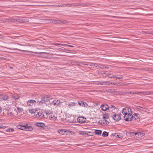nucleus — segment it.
<instances>
[{
  "label": "nucleus",
  "mask_w": 153,
  "mask_h": 153,
  "mask_svg": "<svg viewBox=\"0 0 153 153\" xmlns=\"http://www.w3.org/2000/svg\"><path fill=\"white\" fill-rule=\"evenodd\" d=\"M49 119L50 120H53L54 121L55 120H56V117H55V116H54L53 115L51 114L49 116Z\"/></svg>",
  "instance_id": "nucleus-27"
},
{
  "label": "nucleus",
  "mask_w": 153,
  "mask_h": 153,
  "mask_svg": "<svg viewBox=\"0 0 153 153\" xmlns=\"http://www.w3.org/2000/svg\"><path fill=\"white\" fill-rule=\"evenodd\" d=\"M116 82H114V83H112V85H116Z\"/></svg>",
  "instance_id": "nucleus-59"
},
{
  "label": "nucleus",
  "mask_w": 153,
  "mask_h": 153,
  "mask_svg": "<svg viewBox=\"0 0 153 153\" xmlns=\"http://www.w3.org/2000/svg\"><path fill=\"white\" fill-rule=\"evenodd\" d=\"M78 63V62H73L71 63V64H72L73 65H78L77 64H78V63Z\"/></svg>",
  "instance_id": "nucleus-45"
},
{
  "label": "nucleus",
  "mask_w": 153,
  "mask_h": 153,
  "mask_svg": "<svg viewBox=\"0 0 153 153\" xmlns=\"http://www.w3.org/2000/svg\"><path fill=\"white\" fill-rule=\"evenodd\" d=\"M135 94L140 95L141 94H142L141 92L136 91L135 92Z\"/></svg>",
  "instance_id": "nucleus-48"
},
{
  "label": "nucleus",
  "mask_w": 153,
  "mask_h": 153,
  "mask_svg": "<svg viewBox=\"0 0 153 153\" xmlns=\"http://www.w3.org/2000/svg\"><path fill=\"white\" fill-rule=\"evenodd\" d=\"M105 85H110L112 84V83L110 82H104Z\"/></svg>",
  "instance_id": "nucleus-44"
},
{
  "label": "nucleus",
  "mask_w": 153,
  "mask_h": 153,
  "mask_svg": "<svg viewBox=\"0 0 153 153\" xmlns=\"http://www.w3.org/2000/svg\"><path fill=\"white\" fill-rule=\"evenodd\" d=\"M96 65L95 68L97 69L98 68L101 69H108L109 68L108 67L106 66L105 65L102 64L96 63Z\"/></svg>",
  "instance_id": "nucleus-6"
},
{
  "label": "nucleus",
  "mask_w": 153,
  "mask_h": 153,
  "mask_svg": "<svg viewBox=\"0 0 153 153\" xmlns=\"http://www.w3.org/2000/svg\"><path fill=\"white\" fill-rule=\"evenodd\" d=\"M74 6H85V4L84 3H77L75 4H74Z\"/></svg>",
  "instance_id": "nucleus-31"
},
{
  "label": "nucleus",
  "mask_w": 153,
  "mask_h": 153,
  "mask_svg": "<svg viewBox=\"0 0 153 153\" xmlns=\"http://www.w3.org/2000/svg\"><path fill=\"white\" fill-rule=\"evenodd\" d=\"M51 99L50 97L48 95H43L41 97V100L37 102L39 105L45 103L47 105V102L49 101Z\"/></svg>",
  "instance_id": "nucleus-2"
},
{
  "label": "nucleus",
  "mask_w": 153,
  "mask_h": 153,
  "mask_svg": "<svg viewBox=\"0 0 153 153\" xmlns=\"http://www.w3.org/2000/svg\"><path fill=\"white\" fill-rule=\"evenodd\" d=\"M27 19L24 18H15V19H6V21L7 22H17L19 23L25 22H27Z\"/></svg>",
  "instance_id": "nucleus-3"
},
{
  "label": "nucleus",
  "mask_w": 153,
  "mask_h": 153,
  "mask_svg": "<svg viewBox=\"0 0 153 153\" xmlns=\"http://www.w3.org/2000/svg\"><path fill=\"white\" fill-rule=\"evenodd\" d=\"M45 54H40V56H39V57L45 58L46 57V56L44 55Z\"/></svg>",
  "instance_id": "nucleus-46"
},
{
  "label": "nucleus",
  "mask_w": 153,
  "mask_h": 153,
  "mask_svg": "<svg viewBox=\"0 0 153 153\" xmlns=\"http://www.w3.org/2000/svg\"><path fill=\"white\" fill-rule=\"evenodd\" d=\"M36 126L39 127H43L45 126V124L42 123H36Z\"/></svg>",
  "instance_id": "nucleus-28"
},
{
  "label": "nucleus",
  "mask_w": 153,
  "mask_h": 153,
  "mask_svg": "<svg viewBox=\"0 0 153 153\" xmlns=\"http://www.w3.org/2000/svg\"><path fill=\"white\" fill-rule=\"evenodd\" d=\"M76 103L74 102H71L69 103L68 105V107L69 108H71V106L76 105Z\"/></svg>",
  "instance_id": "nucleus-33"
},
{
  "label": "nucleus",
  "mask_w": 153,
  "mask_h": 153,
  "mask_svg": "<svg viewBox=\"0 0 153 153\" xmlns=\"http://www.w3.org/2000/svg\"><path fill=\"white\" fill-rule=\"evenodd\" d=\"M8 48L10 49H11V50H19V51H23V52H28L29 53H37L36 52H33L31 51H25V50H22H22H20V49H17V48Z\"/></svg>",
  "instance_id": "nucleus-17"
},
{
  "label": "nucleus",
  "mask_w": 153,
  "mask_h": 153,
  "mask_svg": "<svg viewBox=\"0 0 153 153\" xmlns=\"http://www.w3.org/2000/svg\"><path fill=\"white\" fill-rule=\"evenodd\" d=\"M44 116V114L43 113L40 112H37V113L34 115V117H39L40 118L43 117Z\"/></svg>",
  "instance_id": "nucleus-14"
},
{
  "label": "nucleus",
  "mask_w": 153,
  "mask_h": 153,
  "mask_svg": "<svg viewBox=\"0 0 153 153\" xmlns=\"http://www.w3.org/2000/svg\"><path fill=\"white\" fill-rule=\"evenodd\" d=\"M108 133L105 131H104L102 134V136L103 137H106L108 136Z\"/></svg>",
  "instance_id": "nucleus-37"
},
{
  "label": "nucleus",
  "mask_w": 153,
  "mask_h": 153,
  "mask_svg": "<svg viewBox=\"0 0 153 153\" xmlns=\"http://www.w3.org/2000/svg\"><path fill=\"white\" fill-rule=\"evenodd\" d=\"M130 94H135V92H129Z\"/></svg>",
  "instance_id": "nucleus-56"
},
{
  "label": "nucleus",
  "mask_w": 153,
  "mask_h": 153,
  "mask_svg": "<svg viewBox=\"0 0 153 153\" xmlns=\"http://www.w3.org/2000/svg\"><path fill=\"white\" fill-rule=\"evenodd\" d=\"M86 120L85 118L84 117H78L77 118V121L79 123H85Z\"/></svg>",
  "instance_id": "nucleus-9"
},
{
  "label": "nucleus",
  "mask_w": 153,
  "mask_h": 153,
  "mask_svg": "<svg viewBox=\"0 0 153 153\" xmlns=\"http://www.w3.org/2000/svg\"><path fill=\"white\" fill-rule=\"evenodd\" d=\"M115 77V76H111V77H110V78H114Z\"/></svg>",
  "instance_id": "nucleus-61"
},
{
  "label": "nucleus",
  "mask_w": 153,
  "mask_h": 153,
  "mask_svg": "<svg viewBox=\"0 0 153 153\" xmlns=\"http://www.w3.org/2000/svg\"><path fill=\"white\" fill-rule=\"evenodd\" d=\"M100 108L102 110L106 111L107 110L109 109V107L106 104H104L101 106Z\"/></svg>",
  "instance_id": "nucleus-11"
},
{
  "label": "nucleus",
  "mask_w": 153,
  "mask_h": 153,
  "mask_svg": "<svg viewBox=\"0 0 153 153\" xmlns=\"http://www.w3.org/2000/svg\"><path fill=\"white\" fill-rule=\"evenodd\" d=\"M94 133L96 134L99 135L102 133V131L100 130H95Z\"/></svg>",
  "instance_id": "nucleus-29"
},
{
  "label": "nucleus",
  "mask_w": 153,
  "mask_h": 153,
  "mask_svg": "<svg viewBox=\"0 0 153 153\" xmlns=\"http://www.w3.org/2000/svg\"><path fill=\"white\" fill-rule=\"evenodd\" d=\"M78 104L80 106L84 107H85V105L87 104L86 102L82 101H79Z\"/></svg>",
  "instance_id": "nucleus-21"
},
{
  "label": "nucleus",
  "mask_w": 153,
  "mask_h": 153,
  "mask_svg": "<svg viewBox=\"0 0 153 153\" xmlns=\"http://www.w3.org/2000/svg\"><path fill=\"white\" fill-rule=\"evenodd\" d=\"M79 134L80 135H85L86 133H85V132L84 131H80L79 132Z\"/></svg>",
  "instance_id": "nucleus-41"
},
{
  "label": "nucleus",
  "mask_w": 153,
  "mask_h": 153,
  "mask_svg": "<svg viewBox=\"0 0 153 153\" xmlns=\"http://www.w3.org/2000/svg\"><path fill=\"white\" fill-rule=\"evenodd\" d=\"M115 134V136L117 137L118 138H120V137H119V135H118V134H119L117 133V134Z\"/></svg>",
  "instance_id": "nucleus-52"
},
{
  "label": "nucleus",
  "mask_w": 153,
  "mask_h": 153,
  "mask_svg": "<svg viewBox=\"0 0 153 153\" xmlns=\"http://www.w3.org/2000/svg\"><path fill=\"white\" fill-rule=\"evenodd\" d=\"M109 122H108L106 119H104L100 120L98 122V123L100 125L102 126H104L107 125L109 123Z\"/></svg>",
  "instance_id": "nucleus-7"
},
{
  "label": "nucleus",
  "mask_w": 153,
  "mask_h": 153,
  "mask_svg": "<svg viewBox=\"0 0 153 153\" xmlns=\"http://www.w3.org/2000/svg\"><path fill=\"white\" fill-rule=\"evenodd\" d=\"M25 128V129L27 131H31L33 129V128L31 126H28L27 124H26L25 125H24Z\"/></svg>",
  "instance_id": "nucleus-22"
},
{
  "label": "nucleus",
  "mask_w": 153,
  "mask_h": 153,
  "mask_svg": "<svg viewBox=\"0 0 153 153\" xmlns=\"http://www.w3.org/2000/svg\"><path fill=\"white\" fill-rule=\"evenodd\" d=\"M54 7H63L62 5H54Z\"/></svg>",
  "instance_id": "nucleus-49"
},
{
  "label": "nucleus",
  "mask_w": 153,
  "mask_h": 153,
  "mask_svg": "<svg viewBox=\"0 0 153 153\" xmlns=\"http://www.w3.org/2000/svg\"><path fill=\"white\" fill-rule=\"evenodd\" d=\"M86 67L89 68L90 67V65H86Z\"/></svg>",
  "instance_id": "nucleus-60"
},
{
  "label": "nucleus",
  "mask_w": 153,
  "mask_h": 153,
  "mask_svg": "<svg viewBox=\"0 0 153 153\" xmlns=\"http://www.w3.org/2000/svg\"><path fill=\"white\" fill-rule=\"evenodd\" d=\"M3 114L4 115L7 114L9 116H12L13 115L12 113L7 109H5L4 111Z\"/></svg>",
  "instance_id": "nucleus-12"
},
{
  "label": "nucleus",
  "mask_w": 153,
  "mask_h": 153,
  "mask_svg": "<svg viewBox=\"0 0 153 153\" xmlns=\"http://www.w3.org/2000/svg\"><path fill=\"white\" fill-rule=\"evenodd\" d=\"M25 127L24 125L23 126L21 125H19L17 126V127L18 129L22 130L25 129Z\"/></svg>",
  "instance_id": "nucleus-30"
},
{
  "label": "nucleus",
  "mask_w": 153,
  "mask_h": 153,
  "mask_svg": "<svg viewBox=\"0 0 153 153\" xmlns=\"http://www.w3.org/2000/svg\"><path fill=\"white\" fill-rule=\"evenodd\" d=\"M49 23H54L55 24H60L61 22V20H57L54 19H48L47 20Z\"/></svg>",
  "instance_id": "nucleus-8"
},
{
  "label": "nucleus",
  "mask_w": 153,
  "mask_h": 153,
  "mask_svg": "<svg viewBox=\"0 0 153 153\" xmlns=\"http://www.w3.org/2000/svg\"><path fill=\"white\" fill-rule=\"evenodd\" d=\"M2 128V126H0V129Z\"/></svg>",
  "instance_id": "nucleus-63"
},
{
  "label": "nucleus",
  "mask_w": 153,
  "mask_h": 153,
  "mask_svg": "<svg viewBox=\"0 0 153 153\" xmlns=\"http://www.w3.org/2000/svg\"><path fill=\"white\" fill-rule=\"evenodd\" d=\"M146 33L150 34L153 35V31L149 32L148 31H146L144 32Z\"/></svg>",
  "instance_id": "nucleus-42"
},
{
  "label": "nucleus",
  "mask_w": 153,
  "mask_h": 153,
  "mask_svg": "<svg viewBox=\"0 0 153 153\" xmlns=\"http://www.w3.org/2000/svg\"><path fill=\"white\" fill-rule=\"evenodd\" d=\"M142 94L144 95H148L150 94L149 91H142L141 92Z\"/></svg>",
  "instance_id": "nucleus-36"
},
{
  "label": "nucleus",
  "mask_w": 153,
  "mask_h": 153,
  "mask_svg": "<svg viewBox=\"0 0 153 153\" xmlns=\"http://www.w3.org/2000/svg\"><path fill=\"white\" fill-rule=\"evenodd\" d=\"M54 45H56V46H59V45H62V46H65V44H59V43H54Z\"/></svg>",
  "instance_id": "nucleus-43"
},
{
  "label": "nucleus",
  "mask_w": 153,
  "mask_h": 153,
  "mask_svg": "<svg viewBox=\"0 0 153 153\" xmlns=\"http://www.w3.org/2000/svg\"><path fill=\"white\" fill-rule=\"evenodd\" d=\"M109 109L111 111L112 113V114H113L114 112H115V110H117V108L115 107V106H113V105H111V107H109Z\"/></svg>",
  "instance_id": "nucleus-25"
},
{
  "label": "nucleus",
  "mask_w": 153,
  "mask_h": 153,
  "mask_svg": "<svg viewBox=\"0 0 153 153\" xmlns=\"http://www.w3.org/2000/svg\"><path fill=\"white\" fill-rule=\"evenodd\" d=\"M150 94H153V91H149Z\"/></svg>",
  "instance_id": "nucleus-57"
},
{
  "label": "nucleus",
  "mask_w": 153,
  "mask_h": 153,
  "mask_svg": "<svg viewBox=\"0 0 153 153\" xmlns=\"http://www.w3.org/2000/svg\"><path fill=\"white\" fill-rule=\"evenodd\" d=\"M114 77L116 78V79H117V78H118V77H117V76H115Z\"/></svg>",
  "instance_id": "nucleus-62"
},
{
  "label": "nucleus",
  "mask_w": 153,
  "mask_h": 153,
  "mask_svg": "<svg viewBox=\"0 0 153 153\" xmlns=\"http://www.w3.org/2000/svg\"><path fill=\"white\" fill-rule=\"evenodd\" d=\"M111 116L115 120L119 121L121 119L120 114H117L115 113V112H114L113 114H111Z\"/></svg>",
  "instance_id": "nucleus-5"
},
{
  "label": "nucleus",
  "mask_w": 153,
  "mask_h": 153,
  "mask_svg": "<svg viewBox=\"0 0 153 153\" xmlns=\"http://www.w3.org/2000/svg\"><path fill=\"white\" fill-rule=\"evenodd\" d=\"M123 78L122 75H120V77L117 78V79H122Z\"/></svg>",
  "instance_id": "nucleus-51"
},
{
  "label": "nucleus",
  "mask_w": 153,
  "mask_h": 153,
  "mask_svg": "<svg viewBox=\"0 0 153 153\" xmlns=\"http://www.w3.org/2000/svg\"><path fill=\"white\" fill-rule=\"evenodd\" d=\"M17 111L19 113H21L23 111V109L22 108H20L19 107H17Z\"/></svg>",
  "instance_id": "nucleus-38"
},
{
  "label": "nucleus",
  "mask_w": 153,
  "mask_h": 153,
  "mask_svg": "<svg viewBox=\"0 0 153 153\" xmlns=\"http://www.w3.org/2000/svg\"><path fill=\"white\" fill-rule=\"evenodd\" d=\"M1 111H2V108L1 106H0V113L1 112Z\"/></svg>",
  "instance_id": "nucleus-58"
},
{
  "label": "nucleus",
  "mask_w": 153,
  "mask_h": 153,
  "mask_svg": "<svg viewBox=\"0 0 153 153\" xmlns=\"http://www.w3.org/2000/svg\"><path fill=\"white\" fill-rule=\"evenodd\" d=\"M14 131V129L13 128H9L7 129L6 131L8 132H13Z\"/></svg>",
  "instance_id": "nucleus-40"
},
{
  "label": "nucleus",
  "mask_w": 153,
  "mask_h": 153,
  "mask_svg": "<svg viewBox=\"0 0 153 153\" xmlns=\"http://www.w3.org/2000/svg\"><path fill=\"white\" fill-rule=\"evenodd\" d=\"M111 113H110L109 114L108 113L105 112V114H103L102 115L103 116V119H108L109 118V116H111Z\"/></svg>",
  "instance_id": "nucleus-20"
},
{
  "label": "nucleus",
  "mask_w": 153,
  "mask_h": 153,
  "mask_svg": "<svg viewBox=\"0 0 153 153\" xmlns=\"http://www.w3.org/2000/svg\"><path fill=\"white\" fill-rule=\"evenodd\" d=\"M47 53L46 52H41L40 53H38V55H37L38 56H40V54H46Z\"/></svg>",
  "instance_id": "nucleus-50"
},
{
  "label": "nucleus",
  "mask_w": 153,
  "mask_h": 153,
  "mask_svg": "<svg viewBox=\"0 0 153 153\" xmlns=\"http://www.w3.org/2000/svg\"><path fill=\"white\" fill-rule=\"evenodd\" d=\"M67 130L64 129H60L58 130L59 133L62 135H66V132Z\"/></svg>",
  "instance_id": "nucleus-19"
},
{
  "label": "nucleus",
  "mask_w": 153,
  "mask_h": 153,
  "mask_svg": "<svg viewBox=\"0 0 153 153\" xmlns=\"http://www.w3.org/2000/svg\"><path fill=\"white\" fill-rule=\"evenodd\" d=\"M99 84H100V85H105V84H104V82H100L99 84H98V85H99Z\"/></svg>",
  "instance_id": "nucleus-55"
},
{
  "label": "nucleus",
  "mask_w": 153,
  "mask_h": 153,
  "mask_svg": "<svg viewBox=\"0 0 153 153\" xmlns=\"http://www.w3.org/2000/svg\"><path fill=\"white\" fill-rule=\"evenodd\" d=\"M110 74H111V73L107 71H106L103 73H100V75L101 76L104 77H106Z\"/></svg>",
  "instance_id": "nucleus-16"
},
{
  "label": "nucleus",
  "mask_w": 153,
  "mask_h": 153,
  "mask_svg": "<svg viewBox=\"0 0 153 153\" xmlns=\"http://www.w3.org/2000/svg\"><path fill=\"white\" fill-rule=\"evenodd\" d=\"M74 4H62L63 7H65V6H68V7H71L73 6H74Z\"/></svg>",
  "instance_id": "nucleus-35"
},
{
  "label": "nucleus",
  "mask_w": 153,
  "mask_h": 153,
  "mask_svg": "<svg viewBox=\"0 0 153 153\" xmlns=\"http://www.w3.org/2000/svg\"><path fill=\"white\" fill-rule=\"evenodd\" d=\"M36 103V101L33 100H30L27 102V105L28 106H34L35 103Z\"/></svg>",
  "instance_id": "nucleus-10"
},
{
  "label": "nucleus",
  "mask_w": 153,
  "mask_h": 153,
  "mask_svg": "<svg viewBox=\"0 0 153 153\" xmlns=\"http://www.w3.org/2000/svg\"><path fill=\"white\" fill-rule=\"evenodd\" d=\"M9 98V96L7 94H2L0 96V99L2 100H7Z\"/></svg>",
  "instance_id": "nucleus-13"
},
{
  "label": "nucleus",
  "mask_w": 153,
  "mask_h": 153,
  "mask_svg": "<svg viewBox=\"0 0 153 153\" xmlns=\"http://www.w3.org/2000/svg\"><path fill=\"white\" fill-rule=\"evenodd\" d=\"M46 114H51V112L50 111H45V113Z\"/></svg>",
  "instance_id": "nucleus-47"
},
{
  "label": "nucleus",
  "mask_w": 153,
  "mask_h": 153,
  "mask_svg": "<svg viewBox=\"0 0 153 153\" xmlns=\"http://www.w3.org/2000/svg\"><path fill=\"white\" fill-rule=\"evenodd\" d=\"M130 134H131V135H133V134H135L136 137L137 136H140L142 137L144 135V134L143 133H141L140 132H131Z\"/></svg>",
  "instance_id": "nucleus-15"
},
{
  "label": "nucleus",
  "mask_w": 153,
  "mask_h": 153,
  "mask_svg": "<svg viewBox=\"0 0 153 153\" xmlns=\"http://www.w3.org/2000/svg\"><path fill=\"white\" fill-rule=\"evenodd\" d=\"M12 98L15 100H18L20 98V97L17 95L13 94L12 95Z\"/></svg>",
  "instance_id": "nucleus-32"
},
{
  "label": "nucleus",
  "mask_w": 153,
  "mask_h": 153,
  "mask_svg": "<svg viewBox=\"0 0 153 153\" xmlns=\"http://www.w3.org/2000/svg\"><path fill=\"white\" fill-rule=\"evenodd\" d=\"M66 22H67L66 21L64 20V21H61V23H63V24H65V23H66Z\"/></svg>",
  "instance_id": "nucleus-53"
},
{
  "label": "nucleus",
  "mask_w": 153,
  "mask_h": 153,
  "mask_svg": "<svg viewBox=\"0 0 153 153\" xmlns=\"http://www.w3.org/2000/svg\"><path fill=\"white\" fill-rule=\"evenodd\" d=\"M136 108L137 109L140 110L141 111H143L144 110V108H143L141 107L140 106H137L136 107Z\"/></svg>",
  "instance_id": "nucleus-39"
},
{
  "label": "nucleus",
  "mask_w": 153,
  "mask_h": 153,
  "mask_svg": "<svg viewBox=\"0 0 153 153\" xmlns=\"http://www.w3.org/2000/svg\"><path fill=\"white\" fill-rule=\"evenodd\" d=\"M65 46H67L68 47H73V46H72V45H65Z\"/></svg>",
  "instance_id": "nucleus-54"
},
{
  "label": "nucleus",
  "mask_w": 153,
  "mask_h": 153,
  "mask_svg": "<svg viewBox=\"0 0 153 153\" xmlns=\"http://www.w3.org/2000/svg\"><path fill=\"white\" fill-rule=\"evenodd\" d=\"M62 103V102H60V101L59 100H54L53 102L52 103L53 104L55 105H56L58 106L60 105L61 103Z\"/></svg>",
  "instance_id": "nucleus-18"
},
{
  "label": "nucleus",
  "mask_w": 153,
  "mask_h": 153,
  "mask_svg": "<svg viewBox=\"0 0 153 153\" xmlns=\"http://www.w3.org/2000/svg\"><path fill=\"white\" fill-rule=\"evenodd\" d=\"M122 112L124 115L123 117L125 120L129 121V117H130L132 114V110L129 107H126L123 109Z\"/></svg>",
  "instance_id": "nucleus-1"
},
{
  "label": "nucleus",
  "mask_w": 153,
  "mask_h": 153,
  "mask_svg": "<svg viewBox=\"0 0 153 153\" xmlns=\"http://www.w3.org/2000/svg\"><path fill=\"white\" fill-rule=\"evenodd\" d=\"M72 133L73 132L72 131L67 130L66 132V135H71L72 134Z\"/></svg>",
  "instance_id": "nucleus-34"
},
{
  "label": "nucleus",
  "mask_w": 153,
  "mask_h": 153,
  "mask_svg": "<svg viewBox=\"0 0 153 153\" xmlns=\"http://www.w3.org/2000/svg\"><path fill=\"white\" fill-rule=\"evenodd\" d=\"M78 66H82V65H86L87 62H78Z\"/></svg>",
  "instance_id": "nucleus-23"
},
{
  "label": "nucleus",
  "mask_w": 153,
  "mask_h": 153,
  "mask_svg": "<svg viewBox=\"0 0 153 153\" xmlns=\"http://www.w3.org/2000/svg\"><path fill=\"white\" fill-rule=\"evenodd\" d=\"M37 110L36 109H32L29 110V111L31 114H36Z\"/></svg>",
  "instance_id": "nucleus-26"
},
{
  "label": "nucleus",
  "mask_w": 153,
  "mask_h": 153,
  "mask_svg": "<svg viewBox=\"0 0 153 153\" xmlns=\"http://www.w3.org/2000/svg\"><path fill=\"white\" fill-rule=\"evenodd\" d=\"M48 105H50V104L49 103H48Z\"/></svg>",
  "instance_id": "nucleus-64"
},
{
  "label": "nucleus",
  "mask_w": 153,
  "mask_h": 153,
  "mask_svg": "<svg viewBox=\"0 0 153 153\" xmlns=\"http://www.w3.org/2000/svg\"><path fill=\"white\" fill-rule=\"evenodd\" d=\"M140 117L138 113H134L133 115H131V116L130 117H129V121L132 120L133 119L134 120H136L137 122L140 121Z\"/></svg>",
  "instance_id": "nucleus-4"
},
{
  "label": "nucleus",
  "mask_w": 153,
  "mask_h": 153,
  "mask_svg": "<svg viewBox=\"0 0 153 153\" xmlns=\"http://www.w3.org/2000/svg\"><path fill=\"white\" fill-rule=\"evenodd\" d=\"M96 64L94 63H91L87 62V64L86 65H90L91 67H92L93 68H95L96 66Z\"/></svg>",
  "instance_id": "nucleus-24"
}]
</instances>
